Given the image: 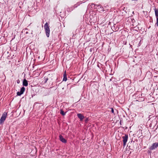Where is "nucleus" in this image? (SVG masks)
I'll list each match as a JSON object with an SVG mask.
<instances>
[{
    "instance_id": "f257e3e1",
    "label": "nucleus",
    "mask_w": 158,
    "mask_h": 158,
    "mask_svg": "<svg viewBox=\"0 0 158 158\" xmlns=\"http://www.w3.org/2000/svg\"><path fill=\"white\" fill-rule=\"evenodd\" d=\"M90 6L91 7H94V8H96L97 9H98L100 11H103L105 10H104V8H103L100 4L99 5H96L94 3H91L90 5Z\"/></svg>"
},
{
    "instance_id": "f03ea898",
    "label": "nucleus",
    "mask_w": 158,
    "mask_h": 158,
    "mask_svg": "<svg viewBox=\"0 0 158 158\" xmlns=\"http://www.w3.org/2000/svg\"><path fill=\"white\" fill-rule=\"evenodd\" d=\"M44 28L45 30L46 35L48 37L49 36L50 30L49 26L48 25V23L46 22L44 26Z\"/></svg>"
},
{
    "instance_id": "7ed1b4c3",
    "label": "nucleus",
    "mask_w": 158,
    "mask_h": 158,
    "mask_svg": "<svg viewBox=\"0 0 158 158\" xmlns=\"http://www.w3.org/2000/svg\"><path fill=\"white\" fill-rule=\"evenodd\" d=\"M7 115V112H4L2 114V116L0 119V124H2L5 120Z\"/></svg>"
},
{
    "instance_id": "20e7f679",
    "label": "nucleus",
    "mask_w": 158,
    "mask_h": 158,
    "mask_svg": "<svg viewBox=\"0 0 158 158\" xmlns=\"http://www.w3.org/2000/svg\"><path fill=\"white\" fill-rule=\"evenodd\" d=\"M128 138V135L127 134H125V136L122 137V138L123 139V146L124 147H125L126 146V143L127 141Z\"/></svg>"
},
{
    "instance_id": "39448f33",
    "label": "nucleus",
    "mask_w": 158,
    "mask_h": 158,
    "mask_svg": "<svg viewBox=\"0 0 158 158\" xmlns=\"http://www.w3.org/2000/svg\"><path fill=\"white\" fill-rule=\"evenodd\" d=\"M25 90V88L24 87H23L20 89V92H18L17 93V95L18 96H20L22 94Z\"/></svg>"
},
{
    "instance_id": "423d86ee",
    "label": "nucleus",
    "mask_w": 158,
    "mask_h": 158,
    "mask_svg": "<svg viewBox=\"0 0 158 158\" xmlns=\"http://www.w3.org/2000/svg\"><path fill=\"white\" fill-rule=\"evenodd\" d=\"M158 147V143H154L152 144V145L150 149L153 150L157 148Z\"/></svg>"
},
{
    "instance_id": "0eeeda50",
    "label": "nucleus",
    "mask_w": 158,
    "mask_h": 158,
    "mask_svg": "<svg viewBox=\"0 0 158 158\" xmlns=\"http://www.w3.org/2000/svg\"><path fill=\"white\" fill-rule=\"evenodd\" d=\"M59 138L60 141L62 143H67L66 140L61 135H60Z\"/></svg>"
},
{
    "instance_id": "6e6552de",
    "label": "nucleus",
    "mask_w": 158,
    "mask_h": 158,
    "mask_svg": "<svg viewBox=\"0 0 158 158\" xmlns=\"http://www.w3.org/2000/svg\"><path fill=\"white\" fill-rule=\"evenodd\" d=\"M77 115L78 118L80 119V121H82L84 118V116L81 114H78Z\"/></svg>"
},
{
    "instance_id": "1a4fd4ad",
    "label": "nucleus",
    "mask_w": 158,
    "mask_h": 158,
    "mask_svg": "<svg viewBox=\"0 0 158 158\" xmlns=\"http://www.w3.org/2000/svg\"><path fill=\"white\" fill-rule=\"evenodd\" d=\"M28 85V81L26 79H24L23 82V86H27Z\"/></svg>"
},
{
    "instance_id": "9d476101",
    "label": "nucleus",
    "mask_w": 158,
    "mask_h": 158,
    "mask_svg": "<svg viewBox=\"0 0 158 158\" xmlns=\"http://www.w3.org/2000/svg\"><path fill=\"white\" fill-rule=\"evenodd\" d=\"M136 142H135V141H133V147H134V148L137 149L138 147V146L137 143V140L136 139Z\"/></svg>"
},
{
    "instance_id": "9b49d317",
    "label": "nucleus",
    "mask_w": 158,
    "mask_h": 158,
    "mask_svg": "<svg viewBox=\"0 0 158 158\" xmlns=\"http://www.w3.org/2000/svg\"><path fill=\"white\" fill-rule=\"evenodd\" d=\"M67 80V74H66V71H65L64 73L63 74V81H65Z\"/></svg>"
},
{
    "instance_id": "f8f14e48",
    "label": "nucleus",
    "mask_w": 158,
    "mask_h": 158,
    "mask_svg": "<svg viewBox=\"0 0 158 158\" xmlns=\"http://www.w3.org/2000/svg\"><path fill=\"white\" fill-rule=\"evenodd\" d=\"M154 10L156 19H158V9L155 8Z\"/></svg>"
},
{
    "instance_id": "ddd939ff",
    "label": "nucleus",
    "mask_w": 158,
    "mask_h": 158,
    "mask_svg": "<svg viewBox=\"0 0 158 158\" xmlns=\"http://www.w3.org/2000/svg\"><path fill=\"white\" fill-rule=\"evenodd\" d=\"M66 113V112H64V111L62 109L60 110V114L63 116H64Z\"/></svg>"
},
{
    "instance_id": "4468645a",
    "label": "nucleus",
    "mask_w": 158,
    "mask_h": 158,
    "mask_svg": "<svg viewBox=\"0 0 158 158\" xmlns=\"http://www.w3.org/2000/svg\"><path fill=\"white\" fill-rule=\"evenodd\" d=\"M44 83H46L47 82L48 80V77H45L44 78Z\"/></svg>"
},
{
    "instance_id": "2eb2a0df",
    "label": "nucleus",
    "mask_w": 158,
    "mask_h": 158,
    "mask_svg": "<svg viewBox=\"0 0 158 158\" xmlns=\"http://www.w3.org/2000/svg\"><path fill=\"white\" fill-rule=\"evenodd\" d=\"M138 101L137 100H134V101H132V103L133 104H135V102H137Z\"/></svg>"
},
{
    "instance_id": "dca6fc26",
    "label": "nucleus",
    "mask_w": 158,
    "mask_h": 158,
    "mask_svg": "<svg viewBox=\"0 0 158 158\" xmlns=\"http://www.w3.org/2000/svg\"><path fill=\"white\" fill-rule=\"evenodd\" d=\"M111 112L112 113H114V110L113 108H111Z\"/></svg>"
},
{
    "instance_id": "f3484780",
    "label": "nucleus",
    "mask_w": 158,
    "mask_h": 158,
    "mask_svg": "<svg viewBox=\"0 0 158 158\" xmlns=\"http://www.w3.org/2000/svg\"><path fill=\"white\" fill-rule=\"evenodd\" d=\"M88 121V118H86L85 120V122L86 123H87Z\"/></svg>"
},
{
    "instance_id": "a211bd4d",
    "label": "nucleus",
    "mask_w": 158,
    "mask_h": 158,
    "mask_svg": "<svg viewBox=\"0 0 158 158\" xmlns=\"http://www.w3.org/2000/svg\"><path fill=\"white\" fill-rule=\"evenodd\" d=\"M156 25L158 26V19H156Z\"/></svg>"
},
{
    "instance_id": "6ab92c4d",
    "label": "nucleus",
    "mask_w": 158,
    "mask_h": 158,
    "mask_svg": "<svg viewBox=\"0 0 158 158\" xmlns=\"http://www.w3.org/2000/svg\"><path fill=\"white\" fill-rule=\"evenodd\" d=\"M20 81L19 79H18V80H17V83L18 84H19L20 83Z\"/></svg>"
},
{
    "instance_id": "aec40b11",
    "label": "nucleus",
    "mask_w": 158,
    "mask_h": 158,
    "mask_svg": "<svg viewBox=\"0 0 158 158\" xmlns=\"http://www.w3.org/2000/svg\"><path fill=\"white\" fill-rule=\"evenodd\" d=\"M79 5V4H78L77 5L76 4L75 5H74V8L77 7V6Z\"/></svg>"
},
{
    "instance_id": "412c9836",
    "label": "nucleus",
    "mask_w": 158,
    "mask_h": 158,
    "mask_svg": "<svg viewBox=\"0 0 158 158\" xmlns=\"http://www.w3.org/2000/svg\"><path fill=\"white\" fill-rule=\"evenodd\" d=\"M122 122H121V121H120V125H122Z\"/></svg>"
},
{
    "instance_id": "4be33fe9",
    "label": "nucleus",
    "mask_w": 158,
    "mask_h": 158,
    "mask_svg": "<svg viewBox=\"0 0 158 158\" xmlns=\"http://www.w3.org/2000/svg\"><path fill=\"white\" fill-rule=\"evenodd\" d=\"M125 129H127V127H125Z\"/></svg>"
},
{
    "instance_id": "5701e85b",
    "label": "nucleus",
    "mask_w": 158,
    "mask_h": 158,
    "mask_svg": "<svg viewBox=\"0 0 158 158\" xmlns=\"http://www.w3.org/2000/svg\"><path fill=\"white\" fill-rule=\"evenodd\" d=\"M90 51H92V49H91H91H90Z\"/></svg>"
}]
</instances>
